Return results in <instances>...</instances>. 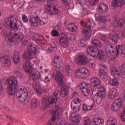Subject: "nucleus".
Returning <instances> with one entry per match:
<instances>
[{
  "instance_id": "1",
  "label": "nucleus",
  "mask_w": 125,
  "mask_h": 125,
  "mask_svg": "<svg viewBox=\"0 0 125 125\" xmlns=\"http://www.w3.org/2000/svg\"><path fill=\"white\" fill-rule=\"evenodd\" d=\"M54 68L52 69L53 74L55 77V80L59 85L62 86L61 94L63 96H67L69 94V87L64 83V75H63V61L62 58L58 56L54 58Z\"/></svg>"
},
{
  "instance_id": "2",
  "label": "nucleus",
  "mask_w": 125,
  "mask_h": 125,
  "mask_svg": "<svg viewBox=\"0 0 125 125\" xmlns=\"http://www.w3.org/2000/svg\"><path fill=\"white\" fill-rule=\"evenodd\" d=\"M22 68L25 73H29L30 79L32 80L33 82H35L37 79L43 82V83H50V80L52 78V74L50 70H46L45 72L32 70H33V64L30 61L25 62L23 64Z\"/></svg>"
},
{
  "instance_id": "3",
  "label": "nucleus",
  "mask_w": 125,
  "mask_h": 125,
  "mask_svg": "<svg viewBox=\"0 0 125 125\" xmlns=\"http://www.w3.org/2000/svg\"><path fill=\"white\" fill-rule=\"evenodd\" d=\"M116 49L111 44H107L105 46V50L107 53H110L112 57L111 58V61H115L117 58V55L120 54L121 52V55H125V44H122L121 45H116Z\"/></svg>"
},
{
  "instance_id": "4",
  "label": "nucleus",
  "mask_w": 125,
  "mask_h": 125,
  "mask_svg": "<svg viewBox=\"0 0 125 125\" xmlns=\"http://www.w3.org/2000/svg\"><path fill=\"white\" fill-rule=\"evenodd\" d=\"M27 48L28 51L24 53L23 57L25 60L31 61L34 59L35 55L39 54V48L36 44L30 43Z\"/></svg>"
},
{
  "instance_id": "5",
  "label": "nucleus",
  "mask_w": 125,
  "mask_h": 125,
  "mask_svg": "<svg viewBox=\"0 0 125 125\" xmlns=\"http://www.w3.org/2000/svg\"><path fill=\"white\" fill-rule=\"evenodd\" d=\"M86 51L90 56H92V57L98 56L101 61H104L107 59V56L105 55L103 51L98 49L97 47L89 46L87 48Z\"/></svg>"
},
{
  "instance_id": "6",
  "label": "nucleus",
  "mask_w": 125,
  "mask_h": 125,
  "mask_svg": "<svg viewBox=\"0 0 125 125\" xmlns=\"http://www.w3.org/2000/svg\"><path fill=\"white\" fill-rule=\"evenodd\" d=\"M47 3L44 4V7L45 12L49 15H56L58 13L59 10L56 6H52L54 3V0H44Z\"/></svg>"
},
{
  "instance_id": "7",
  "label": "nucleus",
  "mask_w": 125,
  "mask_h": 125,
  "mask_svg": "<svg viewBox=\"0 0 125 125\" xmlns=\"http://www.w3.org/2000/svg\"><path fill=\"white\" fill-rule=\"evenodd\" d=\"M31 94V92L30 90L27 89L26 87L21 88L19 89L16 94V96L17 98H19V101L23 103V102H26L28 96H30Z\"/></svg>"
},
{
  "instance_id": "8",
  "label": "nucleus",
  "mask_w": 125,
  "mask_h": 125,
  "mask_svg": "<svg viewBox=\"0 0 125 125\" xmlns=\"http://www.w3.org/2000/svg\"><path fill=\"white\" fill-rule=\"evenodd\" d=\"M59 93H60V91H59V90H55L53 94L54 97L51 98L49 99L43 97L41 100L43 105H44V106H48V105H52L53 104H54V103L55 104H56V101H58V100L59 99ZM55 99L56 101H55Z\"/></svg>"
},
{
  "instance_id": "9",
  "label": "nucleus",
  "mask_w": 125,
  "mask_h": 125,
  "mask_svg": "<svg viewBox=\"0 0 125 125\" xmlns=\"http://www.w3.org/2000/svg\"><path fill=\"white\" fill-rule=\"evenodd\" d=\"M7 91L9 95L14 96L16 92V79L11 77L7 80Z\"/></svg>"
},
{
  "instance_id": "10",
  "label": "nucleus",
  "mask_w": 125,
  "mask_h": 125,
  "mask_svg": "<svg viewBox=\"0 0 125 125\" xmlns=\"http://www.w3.org/2000/svg\"><path fill=\"white\" fill-rule=\"evenodd\" d=\"M68 40L75 41V35L74 34L67 33L65 34L64 36L60 37L59 38L60 45L63 48H67L68 47Z\"/></svg>"
},
{
  "instance_id": "11",
  "label": "nucleus",
  "mask_w": 125,
  "mask_h": 125,
  "mask_svg": "<svg viewBox=\"0 0 125 125\" xmlns=\"http://www.w3.org/2000/svg\"><path fill=\"white\" fill-rule=\"evenodd\" d=\"M29 23L31 27H38L39 26H43V25L47 23V20L43 19L42 20L39 16L31 17L29 19Z\"/></svg>"
},
{
  "instance_id": "12",
  "label": "nucleus",
  "mask_w": 125,
  "mask_h": 125,
  "mask_svg": "<svg viewBox=\"0 0 125 125\" xmlns=\"http://www.w3.org/2000/svg\"><path fill=\"white\" fill-rule=\"evenodd\" d=\"M82 27H84V29H83L82 33L84 35L86 39H90L92 36V30H91V23L87 22L84 24L83 21L81 22Z\"/></svg>"
},
{
  "instance_id": "13",
  "label": "nucleus",
  "mask_w": 125,
  "mask_h": 125,
  "mask_svg": "<svg viewBox=\"0 0 125 125\" xmlns=\"http://www.w3.org/2000/svg\"><path fill=\"white\" fill-rule=\"evenodd\" d=\"M120 73H119V69L117 67H113L111 69V74L113 77H121V75L125 76V64H122V65L119 67Z\"/></svg>"
},
{
  "instance_id": "14",
  "label": "nucleus",
  "mask_w": 125,
  "mask_h": 125,
  "mask_svg": "<svg viewBox=\"0 0 125 125\" xmlns=\"http://www.w3.org/2000/svg\"><path fill=\"white\" fill-rule=\"evenodd\" d=\"M71 109L75 112H79L81 110V102L80 99H75L71 102Z\"/></svg>"
},
{
  "instance_id": "15",
  "label": "nucleus",
  "mask_w": 125,
  "mask_h": 125,
  "mask_svg": "<svg viewBox=\"0 0 125 125\" xmlns=\"http://www.w3.org/2000/svg\"><path fill=\"white\" fill-rule=\"evenodd\" d=\"M89 71L85 67H81L79 69L77 77L79 79H86L88 77Z\"/></svg>"
},
{
  "instance_id": "16",
  "label": "nucleus",
  "mask_w": 125,
  "mask_h": 125,
  "mask_svg": "<svg viewBox=\"0 0 125 125\" xmlns=\"http://www.w3.org/2000/svg\"><path fill=\"white\" fill-rule=\"evenodd\" d=\"M76 62L78 65H84L87 64L88 61H87V57L86 56L81 55L77 57Z\"/></svg>"
},
{
  "instance_id": "17",
  "label": "nucleus",
  "mask_w": 125,
  "mask_h": 125,
  "mask_svg": "<svg viewBox=\"0 0 125 125\" xmlns=\"http://www.w3.org/2000/svg\"><path fill=\"white\" fill-rule=\"evenodd\" d=\"M81 86H82V89H85V90H83L84 96H88L91 93V85L86 84L84 82L81 83Z\"/></svg>"
},
{
  "instance_id": "18",
  "label": "nucleus",
  "mask_w": 125,
  "mask_h": 125,
  "mask_svg": "<svg viewBox=\"0 0 125 125\" xmlns=\"http://www.w3.org/2000/svg\"><path fill=\"white\" fill-rule=\"evenodd\" d=\"M95 93L102 95L103 97H105L106 96V88L103 86L97 87L96 88H93V93Z\"/></svg>"
},
{
  "instance_id": "19",
  "label": "nucleus",
  "mask_w": 125,
  "mask_h": 125,
  "mask_svg": "<svg viewBox=\"0 0 125 125\" xmlns=\"http://www.w3.org/2000/svg\"><path fill=\"white\" fill-rule=\"evenodd\" d=\"M119 96V92L116 88H112L109 89L108 94V98L110 100L117 98Z\"/></svg>"
},
{
  "instance_id": "20",
  "label": "nucleus",
  "mask_w": 125,
  "mask_h": 125,
  "mask_svg": "<svg viewBox=\"0 0 125 125\" xmlns=\"http://www.w3.org/2000/svg\"><path fill=\"white\" fill-rule=\"evenodd\" d=\"M90 83L93 88H96L101 84V80L98 78L92 77L90 79Z\"/></svg>"
},
{
  "instance_id": "21",
  "label": "nucleus",
  "mask_w": 125,
  "mask_h": 125,
  "mask_svg": "<svg viewBox=\"0 0 125 125\" xmlns=\"http://www.w3.org/2000/svg\"><path fill=\"white\" fill-rule=\"evenodd\" d=\"M5 21L7 27H9L11 30H14L15 31V29L16 28V23H15L14 24V21H11V18L9 17L6 18Z\"/></svg>"
},
{
  "instance_id": "22",
  "label": "nucleus",
  "mask_w": 125,
  "mask_h": 125,
  "mask_svg": "<svg viewBox=\"0 0 125 125\" xmlns=\"http://www.w3.org/2000/svg\"><path fill=\"white\" fill-rule=\"evenodd\" d=\"M92 95H94L93 97V100L94 102L96 103L98 105H100V104L102 102V100L104 99L105 97H103L102 95H100L99 93H93V91H92Z\"/></svg>"
},
{
  "instance_id": "23",
  "label": "nucleus",
  "mask_w": 125,
  "mask_h": 125,
  "mask_svg": "<svg viewBox=\"0 0 125 125\" xmlns=\"http://www.w3.org/2000/svg\"><path fill=\"white\" fill-rule=\"evenodd\" d=\"M57 119H60V108H59L52 111L51 121L53 123H55Z\"/></svg>"
},
{
  "instance_id": "24",
  "label": "nucleus",
  "mask_w": 125,
  "mask_h": 125,
  "mask_svg": "<svg viewBox=\"0 0 125 125\" xmlns=\"http://www.w3.org/2000/svg\"><path fill=\"white\" fill-rule=\"evenodd\" d=\"M125 0H113L111 2L113 7H122L125 5Z\"/></svg>"
},
{
  "instance_id": "25",
  "label": "nucleus",
  "mask_w": 125,
  "mask_h": 125,
  "mask_svg": "<svg viewBox=\"0 0 125 125\" xmlns=\"http://www.w3.org/2000/svg\"><path fill=\"white\" fill-rule=\"evenodd\" d=\"M108 6L104 3H102L99 4L97 10L98 12H100L101 13H105V12H107V11H108Z\"/></svg>"
},
{
  "instance_id": "26",
  "label": "nucleus",
  "mask_w": 125,
  "mask_h": 125,
  "mask_svg": "<svg viewBox=\"0 0 125 125\" xmlns=\"http://www.w3.org/2000/svg\"><path fill=\"white\" fill-rule=\"evenodd\" d=\"M74 114L72 113L71 114V122L72 123H73L74 124H75V125H79V124H80V123H81V121L82 120V119L81 118V117L79 116H74Z\"/></svg>"
},
{
  "instance_id": "27",
  "label": "nucleus",
  "mask_w": 125,
  "mask_h": 125,
  "mask_svg": "<svg viewBox=\"0 0 125 125\" xmlns=\"http://www.w3.org/2000/svg\"><path fill=\"white\" fill-rule=\"evenodd\" d=\"M67 29L69 32H72V33H75L78 31V26L76 25V24L74 23H69L67 26Z\"/></svg>"
},
{
  "instance_id": "28",
  "label": "nucleus",
  "mask_w": 125,
  "mask_h": 125,
  "mask_svg": "<svg viewBox=\"0 0 125 125\" xmlns=\"http://www.w3.org/2000/svg\"><path fill=\"white\" fill-rule=\"evenodd\" d=\"M0 61L2 64H8L10 62V58L7 55H4L0 57Z\"/></svg>"
},
{
  "instance_id": "29",
  "label": "nucleus",
  "mask_w": 125,
  "mask_h": 125,
  "mask_svg": "<svg viewBox=\"0 0 125 125\" xmlns=\"http://www.w3.org/2000/svg\"><path fill=\"white\" fill-rule=\"evenodd\" d=\"M99 74L100 77L102 78L104 81H107V80L109 79V76L107 75V72H105L104 69H101L99 72Z\"/></svg>"
},
{
  "instance_id": "30",
  "label": "nucleus",
  "mask_w": 125,
  "mask_h": 125,
  "mask_svg": "<svg viewBox=\"0 0 125 125\" xmlns=\"http://www.w3.org/2000/svg\"><path fill=\"white\" fill-rule=\"evenodd\" d=\"M117 124H118V121L115 117L110 116L108 118L107 122V125H117Z\"/></svg>"
},
{
  "instance_id": "31",
  "label": "nucleus",
  "mask_w": 125,
  "mask_h": 125,
  "mask_svg": "<svg viewBox=\"0 0 125 125\" xmlns=\"http://www.w3.org/2000/svg\"><path fill=\"white\" fill-rule=\"evenodd\" d=\"M48 49L50 53L55 52L57 50V46H56V44L55 42H53L48 45Z\"/></svg>"
},
{
  "instance_id": "32",
  "label": "nucleus",
  "mask_w": 125,
  "mask_h": 125,
  "mask_svg": "<svg viewBox=\"0 0 125 125\" xmlns=\"http://www.w3.org/2000/svg\"><path fill=\"white\" fill-rule=\"evenodd\" d=\"M95 106V104H92L91 105L88 104H83V110H84V111H90L91 110H92V109H93V108H94Z\"/></svg>"
},
{
  "instance_id": "33",
  "label": "nucleus",
  "mask_w": 125,
  "mask_h": 125,
  "mask_svg": "<svg viewBox=\"0 0 125 125\" xmlns=\"http://www.w3.org/2000/svg\"><path fill=\"white\" fill-rule=\"evenodd\" d=\"M39 106H40V101L37 98L33 99L31 102V108H38Z\"/></svg>"
},
{
  "instance_id": "34",
  "label": "nucleus",
  "mask_w": 125,
  "mask_h": 125,
  "mask_svg": "<svg viewBox=\"0 0 125 125\" xmlns=\"http://www.w3.org/2000/svg\"><path fill=\"white\" fill-rule=\"evenodd\" d=\"M92 44L93 45L97 46V47H99L100 48L103 47V43H102V42L98 40L95 39L93 40L92 42Z\"/></svg>"
},
{
  "instance_id": "35",
  "label": "nucleus",
  "mask_w": 125,
  "mask_h": 125,
  "mask_svg": "<svg viewBox=\"0 0 125 125\" xmlns=\"http://www.w3.org/2000/svg\"><path fill=\"white\" fill-rule=\"evenodd\" d=\"M33 87L34 88L36 93L39 96H41V95L42 94V87H37V83H35V85L33 84Z\"/></svg>"
},
{
  "instance_id": "36",
  "label": "nucleus",
  "mask_w": 125,
  "mask_h": 125,
  "mask_svg": "<svg viewBox=\"0 0 125 125\" xmlns=\"http://www.w3.org/2000/svg\"><path fill=\"white\" fill-rule=\"evenodd\" d=\"M114 102H115L117 105H119L120 108H123L124 106V99H123V98H118L116 99Z\"/></svg>"
},
{
  "instance_id": "37",
  "label": "nucleus",
  "mask_w": 125,
  "mask_h": 125,
  "mask_svg": "<svg viewBox=\"0 0 125 125\" xmlns=\"http://www.w3.org/2000/svg\"><path fill=\"white\" fill-rule=\"evenodd\" d=\"M17 37V42H22L24 40V35L22 33H19L16 34Z\"/></svg>"
},
{
  "instance_id": "38",
  "label": "nucleus",
  "mask_w": 125,
  "mask_h": 125,
  "mask_svg": "<svg viewBox=\"0 0 125 125\" xmlns=\"http://www.w3.org/2000/svg\"><path fill=\"white\" fill-rule=\"evenodd\" d=\"M119 38V34L118 33H115L111 37L109 38L110 40L114 43H118V39Z\"/></svg>"
},
{
  "instance_id": "39",
  "label": "nucleus",
  "mask_w": 125,
  "mask_h": 125,
  "mask_svg": "<svg viewBox=\"0 0 125 125\" xmlns=\"http://www.w3.org/2000/svg\"><path fill=\"white\" fill-rule=\"evenodd\" d=\"M109 83L113 86H117L119 85V81L116 79H111L109 81Z\"/></svg>"
},
{
  "instance_id": "40",
  "label": "nucleus",
  "mask_w": 125,
  "mask_h": 125,
  "mask_svg": "<svg viewBox=\"0 0 125 125\" xmlns=\"http://www.w3.org/2000/svg\"><path fill=\"white\" fill-rule=\"evenodd\" d=\"M121 109V107L118 105V104H116L115 102H113L112 107H111V109L112 111H115L117 112V111H119Z\"/></svg>"
},
{
  "instance_id": "41",
  "label": "nucleus",
  "mask_w": 125,
  "mask_h": 125,
  "mask_svg": "<svg viewBox=\"0 0 125 125\" xmlns=\"http://www.w3.org/2000/svg\"><path fill=\"white\" fill-rule=\"evenodd\" d=\"M117 25L118 27L123 28L124 25H125V20L124 19H120L117 22Z\"/></svg>"
},
{
  "instance_id": "42",
  "label": "nucleus",
  "mask_w": 125,
  "mask_h": 125,
  "mask_svg": "<svg viewBox=\"0 0 125 125\" xmlns=\"http://www.w3.org/2000/svg\"><path fill=\"white\" fill-rule=\"evenodd\" d=\"M77 1L80 5H82V6L85 5L86 2H87V0H77Z\"/></svg>"
},
{
  "instance_id": "43",
  "label": "nucleus",
  "mask_w": 125,
  "mask_h": 125,
  "mask_svg": "<svg viewBox=\"0 0 125 125\" xmlns=\"http://www.w3.org/2000/svg\"><path fill=\"white\" fill-rule=\"evenodd\" d=\"M89 11L86 8H83V10L82 11V14L83 16H85V15H88L89 14Z\"/></svg>"
},
{
  "instance_id": "44",
  "label": "nucleus",
  "mask_w": 125,
  "mask_h": 125,
  "mask_svg": "<svg viewBox=\"0 0 125 125\" xmlns=\"http://www.w3.org/2000/svg\"><path fill=\"white\" fill-rule=\"evenodd\" d=\"M8 41L10 42H15V41H16V33L14 34L13 36L9 38Z\"/></svg>"
},
{
  "instance_id": "45",
  "label": "nucleus",
  "mask_w": 125,
  "mask_h": 125,
  "mask_svg": "<svg viewBox=\"0 0 125 125\" xmlns=\"http://www.w3.org/2000/svg\"><path fill=\"white\" fill-rule=\"evenodd\" d=\"M100 19L102 23H106L107 22V19L105 16H101L100 18Z\"/></svg>"
},
{
  "instance_id": "46",
  "label": "nucleus",
  "mask_w": 125,
  "mask_h": 125,
  "mask_svg": "<svg viewBox=\"0 0 125 125\" xmlns=\"http://www.w3.org/2000/svg\"><path fill=\"white\" fill-rule=\"evenodd\" d=\"M79 96V93L77 92L72 93L71 95V99H77L76 98Z\"/></svg>"
},
{
  "instance_id": "47",
  "label": "nucleus",
  "mask_w": 125,
  "mask_h": 125,
  "mask_svg": "<svg viewBox=\"0 0 125 125\" xmlns=\"http://www.w3.org/2000/svg\"><path fill=\"white\" fill-rule=\"evenodd\" d=\"M22 20L23 23H27L29 20H28V17L26 15H22Z\"/></svg>"
},
{
  "instance_id": "48",
  "label": "nucleus",
  "mask_w": 125,
  "mask_h": 125,
  "mask_svg": "<svg viewBox=\"0 0 125 125\" xmlns=\"http://www.w3.org/2000/svg\"><path fill=\"white\" fill-rule=\"evenodd\" d=\"M52 35L53 37H58L59 36V32L56 30L52 31Z\"/></svg>"
},
{
  "instance_id": "49",
  "label": "nucleus",
  "mask_w": 125,
  "mask_h": 125,
  "mask_svg": "<svg viewBox=\"0 0 125 125\" xmlns=\"http://www.w3.org/2000/svg\"><path fill=\"white\" fill-rule=\"evenodd\" d=\"M66 73L67 74H70V73L72 72V66L70 65H68L66 67Z\"/></svg>"
},
{
  "instance_id": "50",
  "label": "nucleus",
  "mask_w": 125,
  "mask_h": 125,
  "mask_svg": "<svg viewBox=\"0 0 125 125\" xmlns=\"http://www.w3.org/2000/svg\"><path fill=\"white\" fill-rule=\"evenodd\" d=\"M89 1L90 4L93 6V5H95L99 1V0H89Z\"/></svg>"
},
{
  "instance_id": "51",
  "label": "nucleus",
  "mask_w": 125,
  "mask_h": 125,
  "mask_svg": "<svg viewBox=\"0 0 125 125\" xmlns=\"http://www.w3.org/2000/svg\"><path fill=\"white\" fill-rule=\"evenodd\" d=\"M62 1L64 5H69L71 3V0H62Z\"/></svg>"
},
{
  "instance_id": "52",
  "label": "nucleus",
  "mask_w": 125,
  "mask_h": 125,
  "mask_svg": "<svg viewBox=\"0 0 125 125\" xmlns=\"http://www.w3.org/2000/svg\"><path fill=\"white\" fill-rule=\"evenodd\" d=\"M90 66L91 67V69L93 70H95V63L93 62H91L90 63Z\"/></svg>"
},
{
  "instance_id": "53",
  "label": "nucleus",
  "mask_w": 125,
  "mask_h": 125,
  "mask_svg": "<svg viewBox=\"0 0 125 125\" xmlns=\"http://www.w3.org/2000/svg\"><path fill=\"white\" fill-rule=\"evenodd\" d=\"M31 39L32 40H33V41H34V42H37V41L38 40V36H37V35H34V36H33Z\"/></svg>"
},
{
  "instance_id": "54",
  "label": "nucleus",
  "mask_w": 125,
  "mask_h": 125,
  "mask_svg": "<svg viewBox=\"0 0 125 125\" xmlns=\"http://www.w3.org/2000/svg\"><path fill=\"white\" fill-rule=\"evenodd\" d=\"M16 74H17V78H19L20 79H21V78H22V74H21V73H20L18 71H17Z\"/></svg>"
},
{
  "instance_id": "55",
  "label": "nucleus",
  "mask_w": 125,
  "mask_h": 125,
  "mask_svg": "<svg viewBox=\"0 0 125 125\" xmlns=\"http://www.w3.org/2000/svg\"><path fill=\"white\" fill-rule=\"evenodd\" d=\"M13 61L14 64H16V55H15V54H14L13 56Z\"/></svg>"
},
{
  "instance_id": "56",
  "label": "nucleus",
  "mask_w": 125,
  "mask_h": 125,
  "mask_svg": "<svg viewBox=\"0 0 125 125\" xmlns=\"http://www.w3.org/2000/svg\"><path fill=\"white\" fill-rule=\"evenodd\" d=\"M36 42L37 43H38V44H42V40H40V39H38L37 41H36Z\"/></svg>"
},
{
  "instance_id": "57",
  "label": "nucleus",
  "mask_w": 125,
  "mask_h": 125,
  "mask_svg": "<svg viewBox=\"0 0 125 125\" xmlns=\"http://www.w3.org/2000/svg\"><path fill=\"white\" fill-rule=\"evenodd\" d=\"M16 64L18 63H20V58L19 57V55H18V58H16Z\"/></svg>"
},
{
  "instance_id": "58",
  "label": "nucleus",
  "mask_w": 125,
  "mask_h": 125,
  "mask_svg": "<svg viewBox=\"0 0 125 125\" xmlns=\"http://www.w3.org/2000/svg\"><path fill=\"white\" fill-rule=\"evenodd\" d=\"M121 37H122V40H125V33H123L121 34Z\"/></svg>"
},
{
  "instance_id": "59",
  "label": "nucleus",
  "mask_w": 125,
  "mask_h": 125,
  "mask_svg": "<svg viewBox=\"0 0 125 125\" xmlns=\"http://www.w3.org/2000/svg\"><path fill=\"white\" fill-rule=\"evenodd\" d=\"M122 96L124 99V100H125V90H124L122 93Z\"/></svg>"
},
{
  "instance_id": "60",
  "label": "nucleus",
  "mask_w": 125,
  "mask_h": 125,
  "mask_svg": "<svg viewBox=\"0 0 125 125\" xmlns=\"http://www.w3.org/2000/svg\"><path fill=\"white\" fill-rule=\"evenodd\" d=\"M5 117H6V118H8L9 119H10V120H11L12 121L13 120V117H8V116H5Z\"/></svg>"
},
{
  "instance_id": "61",
  "label": "nucleus",
  "mask_w": 125,
  "mask_h": 125,
  "mask_svg": "<svg viewBox=\"0 0 125 125\" xmlns=\"http://www.w3.org/2000/svg\"><path fill=\"white\" fill-rule=\"evenodd\" d=\"M2 31H3V28L0 27V33H2Z\"/></svg>"
},
{
  "instance_id": "62",
  "label": "nucleus",
  "mask_w": 125,
  "mask_h": 125,
  "mask_svg": "<svg viewBox=\"0 0 125 125\" xmlns=\"http://www.w3.org/2000/svg\"><path fill=\"white\" fill-rule=\"evenodd\" d=\"M18 85V81L16 80V86H17Z\"/></svg>"
},
{
  "instance_id": "63",
  "label": "nucleus",
  "mask_w": 125,
  "mask_h": 125,
  "mask_svg": "<svg viewBox=\"0 0 125 125\" xmlns=\"http://www.w3.org/2000/svg\"><path fill=\"white\" fill-rule=\"evenodd\" d=\"M5 110H6L7 111H9V108H8V107H6L5 108Z\"/></svg>"
},
{
  "instance_id": "64",
  "label": "nucleus",
  "mask_w": 125,
  "mask_h": 125,
  "mask_svg": "<svg viewBox=\"0 0 125 125\" xmlns=\"http://www.w3.org/2000/svg\"><path fill=\"white\" fill-rule=\"evenodd\" d=\"M36 1H42L43 0H35Z\"/></svg>"
}]
</instances>
